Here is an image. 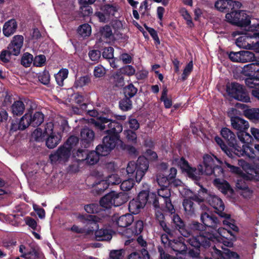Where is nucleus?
<instances>
[{
    "label": "nucleus",
    "instance_id": "nucleus-1",
    "mask_svg": "<svg viewBox=\"0 0 259 259\" xmlns=\"http://www.w3.org/2000/svg\"><path fill=\"white\" fill-rule=\"evenodd\" d=\"M95 127L107 134L102 139V143L96 147V150L101 156H106L115 148L119 142V134L122 131V125L116 120L104 116L93 119Z\"/></svg>",
    "mask_w": 259,
    "mask_h": 259
},
{
    "label": "nucleus",
    "instance_id": "nucleus-2",
    "mask_svg": "<svg viewBox=\"0 0 259 259\" xmlns=\"http://www.w3.org/2000/svg\"><path fill=\"white\" fill-rule=\"evenodd\" d=\"M215 158L208 154H205L203 157V164H199L197 168L191 166L184 157L181 158L178 163L183 172H185L193 181L198 182L201 179V176H209L211 174V168L215 165V160L219 161L216 157Z\"/></svg>",
    "mask_w": 259,
    "mask_h": 259
},
{
    "label": "nucleus",
    "instance_id": "nucleus-3",
    "mask_svg": "<svg viewBox=\"0 0 259 259\" xmlns=\"http://www.w3.org/2000/svg\"><path fill=\"white\" fill-rule=\"evenodd\" d=\"M244 76L245 85L253 89L251 95L259 100V64H248L245 65L241 72Z\"/></svg>",
    "mask_w": 259,
    "mask_h": 259
},
{
    "label": "nucleus",
    "instance_id": "nucleus-4",
    "mask_svg": "<svg viewBox=\"0 0 259 259\" xmlns=\"http://www.w3.org/2000/svg\"><path fill=\"white\" fill-rule=\"evenodd\" d=\"M149 162L144 156H140L136 162L132 161L128 163L126 172L129 177L135 178L136 182L140 183L147 171Z\"/></svg>",
    "mask_w": 259,
    "mask_h": 259
},
{
    "label": "nucleus",
    "instance_id": "nucleus-5",
    "mask_svg": "<svg viewBox=\"0 0 259 259\" xmlns=\"http://www.w3.org/2000/svg\"><path fill=\"white\" fill-rule=\"evenodd\" d=\"M231 123L233 128L238 131L237 137L242 144H249L251 142L252 137L246 132L249 126L248 121L239 116H234L231 117Z\"/></svg>",
    "mask_w": 259,
    "mask_h": 259
},
{
    "label": "nucleus",
    "instance_id": "nucleus-6",
    "mask_svg": "<svg viewBox=\"0 0 259 259\" xmlns=\"http://www.w3.org/2000/svg\"><path fill=\"white\" fill-rule=\"evenodd\" d=\"M216 238L213 233H208L207 235H197L196 236H193L192 238L189 239V243L192 247L195 249L189 250V253L194 256H197L199 255L200 248L203 247L207 248L210 246V241Z\"/></svg>",
    "mask_w": 259,
    "mask_h": 259
},
{
    "label": "nucleus",
    "instance_id": "nucleus-7",
    "mask_svg": "<svg viewBox=\"0 0 259 259\" xmlns=\"http://www.w3.org/2000/svg\"><path fill=\"white\" fill-rule=\"evenodd\" d=\"M221 135L225 140L228 148L235 157L244 153L240 148V141L237 138L235 134L227 127H223L221 131Z\"/></svg>",
    "mask_w": 259,
    "mask_h": 259
},
{
    "label": "nucleus",
    "instance_id": "nucleus-8",
    "mask_svg": "<svg viewBox=\"0 0 259 259\" xmlns=\"http://www.w3.org/2000/svg\"><path fill=\"white\" fill-rule=\"evenodd\" d=\"M234 10L226 14L227 22L231 24L240 27H246L250 24L251 20L249 15L245 11Z\"/></svg>",
    "mask_w": 259,
    "mask_h": 259
},
{
    "label": "nucleus",
    "instance_id": "nucleus-9",
    "mask_svg": "<svg viewBox=\"0 0 259 259\" xmlns=\"http://www.w3.org/2000/svg\"><path fill=\"white\" fill-rule=\"evenodd\" d=\"M222 218H218L215 214L211 212H202L200 215V220L203 223L205 229L210 233H213L217 237L218 229H223L221 227Z\"/></svg>",
    "mask_w": 259,
    "mask_h": 259
},
{
    "label": "nucleus",
    "instance_id": "nucleus-10",
    "mask_svg": "<svg viewBox=\"0 0 259 259\" xmlns=\"http://www.w3.org/2000/svg\"><path fill=\"white\" fill-rule=\"evenodd\" d=\"M226 90L228 94L235 99L247 103L250 98L243 85L236 82H232L227 84Z\"/></svg>",
    "mask_w": 259,
    "mask_h": 259
},
{
    "label": "nucleus",
    "instance_id": "nucleus-11",
    "mask_svg": "<svg viewBox=\"0 0 259 259\" xmlns=\"http://www.w3.org/2000/svg\"><path fill=\"white\" fill-rule=\"evenodd\" d=\"M169 187L160 188L157 191L158 196L156 195V199L158 200V205L162 206L164 205L165 209L166 211L172 214L176 212L174 205L170 199L171 192Z\"/></svg>",
    "mask_w": 259,
    "mask_h": 259
},
{
    "label": "nucleus",
    "instance_id": "nucleus-12",
    "mask_svg": "<svg viewBox=\"0 0 259 259\" xmlns=\"http://www.w3.org/2000/svg\"><path fill=\"white\" fill-rule=\"evenodd\" d=\"M207 202L214 208L215 212L221 218L230 219L231 215L224 212L225 205L222 200L218 196L214 195H210L208 197Z\"/></svg>",
    "mask_w": 259,
    "mask_h": 259
},
{
    "label": "nucleus",
    "instance_id": "nucleus-13",
    "mask_svg": "<svg viewBox=\"0 0 259 259\" xmlns=\"http://www.w3.org/2000/svg\"><path fill=\"white\" fill-rule=\"evenodd\" d=\"M241 6V3L233 0H218L214 4V7L218 10L227 13L229 11L239 9Z\"/></svg>",
    "mask_w": 259,
    "mask_h": 259
},
{
    "label": "nucleus",
    "instance_id": "nucleus-14",
    "mask_svg": "<svg viewBox=\"0 0 259 259\" xmlns=\"http://www.w3.org/2000/svg\"><path fill=\"white\" fill-rule=\"evenodd\" d=\"M71 151V148L67 147L64 144L59 147L56 152L50 155V159L51 161L55 162L67 161L70 157Z\"/></svg>",
    "mask_w": 259,
    "mask_h": 259
},
{
    "label": "nucleus",
    "instance_id": "nucleus-15",
    "mask_svg": "<svg viewBox=\"0 0 259 259\" xmlns=\"http://www.w3.org/2000/svg\"><path fill=\"white\" fill-rule=\"evenodd\" d=\"M95 139L94 132L89 127L81 129L80 133V145L82 148H88L93 144Z\"/></svg>",
    "mask_w": 259,
    "mask_h": 259
},
{
    "label": "nucleus",
    "instance_id": "nucleus-16",
    "mask_svg": "<svg viewBox=\"0 0 259 259\" xmlns=\"http://www.w3.org/2000/svg\"><path fill=\"white\" fill-rule=\"evenodd\" d=\"M78 219H79L82 223L85 224L86 226H89V229L86 232L87 234H90L91 232L93 233L98 229V218L96 215L79 214Z\"/></svg>",
    "mask_w": 259,
    "mask_h": 259
},
{
    "label": "nucleus",
    "instance_id": "nucleus-17",
    "mask_svg": "<svg viewBox=\"0 0 259 259\" xmlns=\"http://www.w3.org/2000/svg\"><path fill=\"white\" fill-rule=\"evenodd\" d=\"M136 199L139 201L143 206H145L147 203L152 204L154 207L158 205V200L156 199V194L150 193L147 190H142L138 194Z\"/></svg>",
    "mask_w": 259,
    "mask_h": 259
},
{
    "label": "nucleus",
    "instance_id": "nucleus-18",
    "mask_svg": "<svg viewBox=\"0 0 259 259\" xmlns=\"http://www.w3.org/2000/svg\"><path fill=\"white\" fill-rule=\"evenodd\" d=\"M54 123L52 122H47L44 130L40 128H37L33 132L32 136L36 142L45 141L47 135L52 133Z\"/></svg>",
    "mask_w": 259,
    "mask_h": 259
},
{
    "label": "nucleus",
    "instance_id": "nucleus-19",
    "mask_svg": "<svg viewBox=\"0 0 259 259\" xmlns=\"http://www.w3.org/2000/svg\"><path fill=\"white\" fill-rule=\"evenodd\" d=\"M24 37L22 35H16L13 37L7 49L14 56H18L23 46Z\"/></svg>",
    "mask_w": 259,
    "mask_h": 259
},
{
    "label": "nucleus",
    "instance_id": "nucleus-20",
    "mask_svg": "<svg viewBox=\"0 0 259 259\" xmlns=\"http://www.w3.org/2000/svg\"><path fill=\"white\" fill-rule=\"evenodd\" d=\"M112 220L119 227L125 228L134 222V218L131 213H126L120 216H119L118 214H115L112 216Z\"/></svg>",
    "mask_w": 259,
    "mask_h": 259
},
{
    "label": "nucleus",
    "instance_id": "nucleus-21",
    "mask_svg": "<svg viewBox=\"0 0 259 259\" xmlns=\"http://www.w3.org/2000/svg\"><path fill=\"white\" fill-rule=\"evenodd\" d=\"M187 231L189 232V236L193 234L207 235L208 233H210L207 231L203 225L198 222L193 221L189 223L187 226Z\"/></svg>",
    "mask_w": 259,
    "mask_h": 259
},
{
    "label": "nucleus",
    "instance_id": "nucleus-22",
    "mask_svg": "<svg viewBox=\"0 0 259 259\" xmlns=\"http://www.w3.org/2000/svg\"><path fill=\"white\" fill-rule=\"evenodd\" d=\"M172 215V226L176 230H178L182 235L185 237L189 236V232L187 231V226L184 221L181 217L175 213L171 214Z\"/></svg>",
    "mask_w": 259,
    "mask_h": 259
},
{
    "label": "nucleus",
    "instance_id": "nucleus-23",
    "mask_svg": "<svg viewBox=\"0 0 259 259\" xmlns=\"http://www.w3.org/2000/svg\"><path fill=\"white\" fill-rule=\"evenodd\" d=\"M62 139L61 133L52 130V133L48 134L46 138V145L49 149H53L60 143Z\"/></svg>",
    "mask_w": 259,
    "mask_h": 259
},
{
    "label": "nucleus",
    "instance_id": "nucleus-24",
    "mask_svg": "<svg viewBox=\"0 0 259 259\" xmlns=\"http://www.w3.org/2000/svg\"><path fill=\"white\" fill-rule=\"evenodd\" d=\"M194 182L200 186V189L197 193L193 194V195L191 196V198L193 201L198 202L199 203L205 201H207L208 199V197H209L211 194L208 193L207 190L204 188L202 185H201L199 182Z\"/></svg>",
    "mask_w": 259,
    "mask_h": 259
},
{
    "label": "nucleus",
    "instance_id": "nucleus-25",
    "mask_svg": "<svg viewBox=\"0 0 259 259\" xmlns=\"http://www.w3.org/2000/svg\"><path fill=\"white\" fill-rule=\"evenodd\" d=\"M218 233L222 237L230 240V241H224L223 244L224 245L228 247H233V241H235L236 240V237L230 230H228L225 228L218 229Z\"/></svg>",
    "mask_w": 259,
    "mask_h": 259
},
{
    "label": "nucleus",
    "instance_id": "nucleus-26",
    "mask_svg": "<svg viewBox=\"0 0 259 259\" xmlns=\"http://www.w3.org/2000/svg\"><path fill=\"white\" fill-rule=\"evenodd\" d=\"M18 28L16 19L13 18L6 21L3 27V33L6 37H9L14 34Z\"/></svg>",
    "mask_w": 259,
    "mask_h": 259
},
{
    "label": "nucleus",
    "instance_id": "nucleus-27",
    "mask_svg": "<svg viewBox=\"0 0 259 259\" xmlns=\"http://www.w3.org/2000/svg\"><path fill=\"white\" fill-rule=\"evenodd\" d=\"M32 110H30L27 113L28 114V118L29 123L33 127H38L40 125L44 120V115L41 112H35L32 114Z\"/></svg>",
    "mask_w": 259,
    "mask_h": 259
},
{
    "label": "nucleus",
    "instance_id": "nucleus-28",
    "mask_svg": "<svg viewBox=\"0 0 259 259\" xmlns=\"http://www.w3.org/2000/svg\"><path fill=\"white\" fill-rule=\"evenodd\" d=\"M169 246L177 255L179 254L184 255L187 253V246L181 240H174L169 242Z\"/></svg>",
    "mask_w": 259,
    "mask_h": 259
},
{
    "label": "nucleus",
    "instance_id": "nucleus-29",
    "mask_svg": "<svg viewBox=\"0 0 259 259\" xmlns=\"http://www.w3.org/2000/svg\"><path fill=\"white\" fill-rule=\"evenodd\" d=\"M100 39L106 42H109L114 37L112 28L108 25L101 27L99 29Z\"/></svg>",
    "mask_w": 259,
    "mask_h": 259
},
{
    "label": "nucleus",
    "instance_id": "nucleus-30",
    "mask_svg": "<svg viewBox=\"0 0 259 259\" xmlns=\"http://www.w3.org/2000/svg\"><path fill=\"white\" fill-rule=\"evenodd\" d=\"M150 255L146 248H143L138 251L131 252L127 256V259H150Z\"/></svg>",
    "mask_w": 259,
    "mask_h": 259
},
{
    "label": "nucleus",
    "instance_id": "nucleus-31",
    "mask_svg": "<svg viewBox=\"0 0 259 259\" xmlns=\"http://www.w3.org/2000/svg\"><path fill=\"white\" fill-rule=\"evenodd\" d=\"M244 116L253 122L259 121V108H247L243 111Z\"/></svg>",
    "mask_w": 259,
    "mask_h": 259
},
{
    "label": "nucleus",
    "instance_id": "nucleus-32",
    "mask_svg": "<svg viewBox=\"0 0 259 259\" xmlns=\"http://www.w3.org/2000/svg\"><path fill=\"white\" fill-rule=\"evenodd\" d=\"M25 108L24 103L20 100L15 101L11 107L12 113L14 116L22 115L24 113Z\"/></svg>",
    "mask_w": 259,
    "mask_h": 259
},
{
    "label": "nucleus",
    "instance_id": "nucleus-33",
    "mask_svg": "<svg viewBox=\"0 0 259 259\" xmlns=\"http://www.w3.org/2000/svg\"><path fill=\"white\" fill-rule=\"evenodd\" d=\"M95 237L98 241H108L112 238L109 230L107 229H97L95 232Z\"/></svg>",
    "mask_w": 259,
    "mask_h": 259
},
{
    "label": "nucleus",
    "instance_id": "nucleus-34",
    "mask_svg": "<svg viewBox=\"0 0 259 259\" xmlns=\"http://www.w3.org/2000/svg\"><path fill=\"white\" fill-rule=\"evenodd\" d=\"M113 191L108 193L103 197L100 200V205L101 207L105 208H110L113 206Z\"/></svg>",
    "mask_w": 259,
    "mask_h": 259
},
{
    "label": "nucleus",
    "instance_id": "nucleus-35",
    "mask_svg": "<svg viewBox=\"0 0 259 259\" xmlns=\"http://www.w3.org/2000/svg\"><path fill=\"white\" fill-rule=\"evenodd\" d=\"M68 73L69 71L67 69L62 68L55 74L54 77L56 83L59 86L63 87L64 85V81L67 78Z\"/></svg>",
    "mask_w": 259,
    "mask_h": 259
},
{
    "label": "nucleus",
    "instance_id": "nucleus-36",
    "mask_svg": "<svg viewBox=\"0 0 259 259\" xmlns=\"http://www.w3.org/2000/svg\"><path fill=\"white\" fill-rule=\"evenodd\" d=\"M220 256L224 259H240V256L236 252L228 248H223V251L218 250Z\"/></svg>",
    "mask_w": 259,
    "mask_h": 259
},
{
    "label": "nucleus",
    "instance_id": "nucleus-37",
    "mask_svg": "<svg viewBox=\"0 0 259 259\" xmlns=\"http://www.w3.org/2000/svg\"><path fill=\"white\" fill-rule=\"evenodd\" d=\"M144 206L136 198L131 200L128 204V210L131 214H138Z\"/></svg>",
    "mask_w": 259,
    "mask_h": 259
},
{
    "label": "nucleus",
    "instance_id": "nucleus-38",
    "mask_svg": "<svg viewBox=\"0 0 259 259\" xmlns=\"http://www.w3.org/2000/svg\"><path fill=\"white\" fill-rule=\"evenodd\" d=\"M138 89L132 83H130L123 88V96L132 99L135 97L138 92Z\"/></svg>",
    "mask_w": 259,
    "mask_h": 259
},
{
    "label": "nucleus",
    "instance_id": "nucleus-39",
    "mask_svg": "<svg viewBox=\"0 0 259 259\" xmlns=\"http://www.w3.org/2000/svg\"><path fill=\"white\" fill-rule=\"evenodd\" d=\"M191 196L188 199H185L183 202V205L186 213L188 215L192 216L195 212L194 203Z\"/></svg>",
    "mask_w": 259,
    "mask_h": 259
},
{
    "label": "nucleus",
    "instance_id": "nucleus-40",
    "mask_svg": "<svg viewBox=\"0 0 259 259\" xmlns=\"http://www.w3.org/2000/svg\"><path fill=\"white\" fill-rule=\"evenodd\" d=\"M130 99L123 96L119 101V107L123 111H128L133 108V102Z\"/></svg>",
    "mask_w": 259,
    "mask_h": 259
},
{
    "label": "nucleus",
    "instance_id": "nucleus-41",
    "mask_svg": "<svg viewBox=\"0 0 259 259\" xmlns=\"http://www.w3.org/2000/svg\"><path fill=\"white\" fill-rule=\"evenodd\" d=\"M111 79L116 87L119 88L124 86V78L123 75L119 70L112 74Z\"/></svg>",
    "mask_w": 259,
    "mask_h": 259
},
{
    "label": "nucleus",
    "instance_id": "nucleus-42",
    "mask_svg": "<svg viewBox=\"0 0 259 259\" xmlns=\"http://www.w3.org/2000/svg\"><path fill=\"white\" fill-rule=\"evenodd\" d=\"M100 155L97 152V150L91 151L88 152L86 155V162L90 165H94L97 163L99 160Z\"/></svg>",
    "mask_w": 259,
    "mask_h": 259
},
{
    "label": "nucleus",
    "instance_id": "nucleus-43",
    "mask_svg": "<svg viewBox=\"0 0 259 259\" xmlns=\"http://www.w3.org/2000/svg\"><path fill=\"white\" fill-rule=\"evenodd\" d=\"M215 140L216 142L220 146L222 150L228 156V157L231 159H235V156H233L232 152L228 148V145L226 144L221 138L216 137L215 138Z\"/></svg>",
    "mask_w": 259,
    "mask_h": 259
},
{
    "label": "nucleus",
    "instance_id": "nucleus-44",
    "mask_svg": "<svg viewBox=\"0 0 259 259\" xmlns=\"http://www.w3.org/2000/svg\"><path fill=\"white\" fill-rule=\"evenodd\" d=\"M243 178L247 181H259V168H250V172L244 175Z\"/></svg>",
    "mask_w": 259,
    "mask_h": 259
},
{
    "label": "nucleus",
    "instance_id": "nucleus-45",
    "mask_svg": "<svg viewBox=\"0 0 259 259\" xmlns=\"http://www.w3.org/2000/svg\"><path fill=\"white\" fill-rule=\"evenodd\" d=\"M126 202V199L122 193L113 191V203L114 206H119Z\"/></svg>",
    "mask_w": 259,
    "mask_h": 259
},
{
    "label": "nucleus",
    "instance_id": "nucleus-46",
    "mask_svg": "<svg viewBox=\"0 0 259 259\" xmlns=\"http://www.w3.org/2000/svg\"><path fill=\"white\" fill-rule=\"evenodd\" d=\"M241 144H242L241 143V142H240V148L242 151H244V152L242 155H240L239 156H236L235 157V158L244 156H247L249 158H254L256 156L254 153V149L249 146L244 145H241Z\"/></svg>",
    "mask_w": 259,
    "mask_h": 259
},
{
    "label": "nucleus",
    "instance_id": "nucleus-47",
    "mask_svg": "<svg viewBox=\"0 0 259 259\" xmlns=\"http://www.w3.org/2000/svg\"><path fill=\"white\" fill-rule=\"evenodd\" d=\"M38 80L43 84L48 85L50 82V75L47 69L37 74Z\"/></svg>",
    "mask_w": 259,
    "mask_h": 259
},
{
    "label": "nucleus",
    "instance_id": "nucleus-48",
    "mask_svg": "<svg viewBox=\"0 0 259 259\" xmlns=\"http://www.w3.org/2000/svg\"><path fill=\"white\" fill-rule=\"evenodd\" d=\"M77 33L83 37L89 36L91 33V27L87 23L80 25L77 29Z\"/></svg>",
    "mask_w": 259,
    "mask_h": 259
},
{
    "label": "nucleus",
    "instance_id": "nucleus-49",
    "mask_svg": "<svg viewBox=\"0 0 259 259\" xmlns=\"http://www.w3.org/2000/svg\"><path fill=\"white\" fill-rule=\"evenodd\" d=\"M135 178L130 177L128 179L123 181L120 183V189L123 191H128L130 190L135 185Z\"/></svg>",
    "mask_w": 259,
    "mask_h": 259
},
{
    "label": "nucleus",
    "instance_id": "nucleus-50",
    "mask_svg": "<svg viewBox=\"0 0 259 259\" xmlns=\"http://www.w3.org/2000/svg\"><path fill=\"white\" fill-rule=\"evenodd\" d=\"M91 81V77L89 75H84L76 79L74 82V85L76 88L83 87L88 85Z\"/></svg>",
    "mask_w": 259,
    "mask_h": 259
},
{
    "label": "nucleus",
    "instance_id": "nucleus-51",
    "mask_svg": "<svg viewBox=\"0 0 259 259\" xmlns=\"http://www.w3.org/2000/svg\"><path fill=\"white\" fill-rule=\"evenodd\" d=\"M242 63L253 61L255 58L254 54L249 51H241Z\"/></svg>",
    "mask_w": 259,
    "mask_h": 259
},
{
    "label": "nucleus",
    "instance_id": "nucleus-52",
    "mask_svg": "<svg viewBox=\"0 0 259 259\" xmlns=\"http://www.w3.org/2000/svg\"><path fill=\"white\" fill-rule=\"evenodd\" d=\"M101 10L107 16H114L117 11V8L112 4H106L101 8Z\"/></svg>",
    "mask_w": 259,
    "mask_h": 259
},
{
    "label": "nucleus",
    "instance_id": "nucleus-53",
    "mask_svg": "<svg viewBox=\"0 0 259 259\" xmlns=\"http://www.w3.org/2000/svg\"><path fill=\"white\" fill-rule=\"evenodd\" d=\"M32 62H33V55L29 53H24L21 58V65L25 67H28L30 66Z\"/></svg>",
    "mask_w": 259,
    "mask_h": 259
},
{
    "label": "nucleus",
    "instance_id": "nucleus-54",
    "mask_svg": "<svg viewBox=\"0 0 259 259\" xmlns=\"http://www.w3.org/2000/svg\"><path fill=\"white\" fill-rule=\"evenodd\" d=\"M124 135L127 142L132 144H136L137 142V136L135 131L127 130L124 131Z\"/></svg>",
    "mask_w": 259,
    "mask_h": 259
},
{
    "label": "nucleus",
    "instance_id": "nucleus-55",
    "mask_svg": "<svg viewBox=\"0 0 259 259\" xmlns=\"http://www.w3.org/2000/svg\"><path fill=\"white\" fill-rule=\"evenodd\" d=\"M28 252V259H39L41 258L39 248L37 246H31Z\"/></svg>",
    "mask_w": 259,
    "mask_h": 259
},
{
    "label": "nucleus",
    "instance_id": "nucleus-56",
    "mask_svg": "<svg viewBox=\"0 0 259 259\" xmlns=\"http://www.w3.org/2000/svg\"><path fill=\"white\" fill-rule=\"evenodd\" d=\"M243 179H239L236 183L237 188L243 191H246L248 193V196L250 195L252 192L248 187L247 184L245 182V179L243 177Z\"/></svg>",
    "mask_w": 259,
    "mask_h": 259
},
{
    "label": "nucleus",
    "instance_id": "nucleus-57",
    "mask_svg": "<svg viewBox=\"0 0 259 259\" xmlns=\"http://www.w3.org/2000/svg\"><path fill=\"white\" fill-rule=\"evenodd\" d=\"M29 125H30L29 123V120L28 118V114L25 113L21 118L18 123V130H24Z\"/></svg>",
    "mask_w": 259,
    "mask_h": 259
},
{
    "label": "nucleus",
    "instance_id": "nucleus-58",
    "mask_svg": "<svg viewBox=\"0 0 259 259\" xmlns=\"http://www.w3.org/2000/svg\"><path fill=\"white\" fill-rule=\"evenodd\" d=\"M146 30L149 33L156 45H160V41L157 31L153 28L148 26L146 24H144Z\"/></svg>",
    "mask_w": 259,
    "mask_h": 259
},
{
    "label": "nucleus",
    "instance_id": "nucleus-59",
    "mask_svg": "<svg viewBox=\"0 0 259 259\" xmlns=\"http://www.w3.org/2000/svg\"><path fill=\"white\" fill-rule=\"evenodd\" d=\"M123 75H126L128 76H132L135 73V68L131 65H126L118 70Z\"/></svg>",
    "mask_w": 259,
    "mask_h": 259
},
{
    "label": "nucleus",
    "instance_id": "nucleus-60",
    "mask_svg": "<svg viewBox=\"0 0 259 259\" xmlns=\"http://www.w3.org/2000/svg\"><path fill=\"white\" fill-rule=\"evenodd\" d=\"M46 62V57L44 55H39L36 56L33 58V65L36 67H42Z\"/></svg>",
    "mask_w": 259,
    "mask_h": 259
},
{
    "label": "nucleus",
    "instance_id": "nucleus-61",
    "mask_svg": "<svg viewBox=\"0 0 259 259\" xmlns=\"http://www.w3.org/2000/svg\"><path fill=\"white\" fill-rule=\"evenodd\" d=\"M157 182L160 188L169 187L170 185V180L164 176L159 175L157 176Z\"/></svg>",
    "mask_w": 259,
    "mask_h": 259
},
{
    "label": "nucleus",
    "instance_id": "nucleus-62",
    "mask_svg": "<svg viewBox=\"0 0 259 259\" xmlns=\"http://www.w3.org/2000/svg\"><path fill=\"white\" fill-rule=\"evenodd\" d=\"M144 223L141 220L136 221L133 227L132 232L135 235H138L141 234L143 230Z\"/></svg>",
    "mask_w": 259,
    "mask_h": 259
},
{
    "label": "nucleus",
    "instance_id": "nucleus-63",
    "mask_svg": "<svg viewBox=\"0 0 259 259\" xmlns=\"http://www.w3.org/2000/svg\"><path fill=\"white\" fill-rule=\"evenodd\" d=\"M105 181L109 186L118 185L121 182L120 178L117 175H111L108 176Z\"/></svg>",
    "mask_w": 259,
    "mask_h": 259
},
{
    "label": "nucleus",
    "instance_id": "nucleus-64",
    "mask_svg": "<svg viewBox=\"0 0 259 259\" xmlns=\"http://www.w3.org/2000/svg\"><path fill=\"white\" fill-rule=\"evenodd\" d=\"M193 62L191 61L189 62L186 67H185L183 72L182 74V80L183 81H185L188 77V76L190 75L191 72H192L193 70Z\"/></svg>",
    "mask_w": 259,
    "mask_h": 259
}]
</instances>
